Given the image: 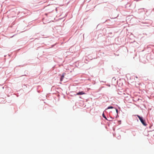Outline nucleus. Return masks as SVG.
Listing matches in <instances>:
<instances>
[{
    "label": "nucleus",
    "mask_w": 154,
    "mask_h": 154,
    "mask_svg": "<svg viewBox=\"0 0 154 154\" xmlns=\"http://www.w3.org/2000/svg\"><path fill=\"white\" fill-rule=\"evenodd\" d=\"M137 116L138 118L139 119L141 123H142V124L144 126H146V123L145 122V120H143V119L142 117H140L139 116L137 115Z\"/></svg>",
    "instance_id": "f257e3e1"
},
{
    "label": "nucleus",
    "mask_w": 154,
    "mask_h": 154,
    "mask_svg": "<svg viewBox=\"0 0 154 154\" xmlns=\"http://www.w3.org/2000/svg\"><path fill=\"white\" fill-rule=\"evenodd\" d=\"M85 93L83 91H82L80 92H79L78 93H77L76 94V95H82V94H85Z\"/></svg>",
    "instance_id": "f03ea898"
},
{
    "label": "nucleus",
    "mask_w": 154,
    "mask_h": 154,
    "mask_svg": "<svg viewBox=\"0 0 154 154\" xmlns=\"http://www.w3.org/2000/svg\"><path fill=\"white\" fill-rule=\"evenodd\" d=\"M65 75V73H63V75L62 76H61V78L60 79V81H62L63 80V78L64 77V76Z\"/></svg>",
    "instance_id": "7ed1b4c3"
},
{
    "label": "nucleus",
    "mask_w": 154,
    "mask_h": 154,
    "mask_svg": "<svg viewBox=\"0 0 154 154\" xmlns=\"http://www.w3.org/2000/svg\"><path fill=\"white\" fill-rule=\"evenodd\" d=\"M145 25H144V26H149L150 25V24L148 23H145Z\"/></svg>",
    "instance_id": "20e7f679"
},
{
    "label": "nucleus",
    "mask_w": 154,
    "mask_h": 154,
    "mask_svg": "<svg viewBox=\"0 0 154 154\" xmlns=\"http://www.w3.org/2000/svg\"><path fill=\"white\" fill-rule=\"evenodd\" d=\"M102 116L103 118H104L105 119H106L107 120V119L106 118V117L105 116L104 113H103L102 114Z\"/></svg>",
    "instance_id": "39448f33"
},
{
    "label": "nucleus",
    "mask_w": 154,
    "mask_h": 154,
    "mask_svg": "<svg viewBox=\"0 0 154 154\" xmlns=\"http://www.w3.org/2000/svg\"><path fill=\"white\" fill-rule=\"evenodd\" d=\"M113 108V107L112 106H109L108 107L107 109H110Z\"/></svg>",
    "instance_id": "423d86ee"
},
{
    "label": "nucleus",
    "mask_w": 154,
    "mask_h": 154,
    "mask_svg": "<svg viewBox=\"0 0 154 154\" xmlns=\"http://www.w3.org/2000/svg\"><path fill=\"white\" fill-rule=\"evenodd\" d=\"M107 20H106L105 21L103 22V23H105L106 21H107Z\"/></svg>",
    "instance_id": "0eeeda50"
},
{
    "label": "nucleus",
    "mask_w": 154,
    "mask_h": 154,
    "mask_svg": "<svg viewBox=\"0 0 154 154\" xmlns=\"http://www.w3.org/2000/svg\"><path fill=\"white\" fill-rule=\"evenodd\" d=\"M56 66V65H55V66H53L52 67H53V68L55 67V66Z\"/></svg>",
    "instance_id": "6e6552de"
},
{
    "label": "nucleus",
    "mask_w": 154,
    "mask_h": 154,
    "mask_svg": "<svg viewBox=\"0 0 154 154\" xmlns=\"http://www.w3.org/2000/svg\"><path fill=\"white\" fill-rule=\"evenodd\" d=\"M116 111L117 112V111H118V110H117V109H116Z\"/></svg>",
    "instance_id": "1a4fd4ad"
},
{
    "label": "nucleus",
    "mask_w": 154,
    "mask_h": 154,
    "mask_svg": "<svg viewBox=\"0 0 154 154\" xmlns=\"http://www.w3.org/2000/svg\"><path fill=\"white\" fill-rule=\"evenodd\" d=\"M59 66L60 67V66H61V65H59Z\"/></svg>",
    "instance_id": "9d476101"
},
{
    "label": "nucleus",
    "mask_w": 154,
    "mask_h": 154,
    "mask_svg": "<svg viewBox=\"0 0 154 154\" xmlns=\"http://www.w3.org/2000/svg\"><path fill=\"white\" fill-rule=\"evenodd\" d=\"M152 45L154 47V45Z\"/></svg>",
    "instance_id": "9b49d317"
}]
</instances>
